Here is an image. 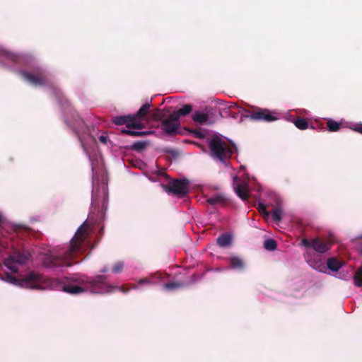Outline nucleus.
Listing matches in <instances>:
<instances>
[{
    "label": "nucleus",
    "instance_id": "8",
    "mask_svg": "<svg viewBox=\"0 0 362 362\" xmlns=\"http://www.w3.org/2000/svg\"><path fill=\"white\" fill-rule=\"evenodd\" d=\"M168 192L183 196L188 193V182L185 180H174L163 186Z\"/></svg>",
    "mask_w": 362,
    "mask_h": 362
},
{
    "label": "nucleus",
    "instance_id": "1",
    "mask_svg": "<svg viewBox=\"0 0 362 362\" xmlns=\"http://www.w3.org/2000/svg\"><path fill=\"white\" fill-rule=\"evenodd\" d=\"M76 124L80 129H76L75 131L78 136L81 146L83 151L89 157L91 168L93 172V189H92V206L98 205L100 202L102 204V209L106 208V202L107 200V185L105 177V171L103 167L102 160L98 158L92 159L88 152V145L95 142L93 136L89 135V129L85 125L84 122L78 117L75 119Z\"/></svg>",
    "mask_w": 362,
    "mask_h": 362
},
{
    "label": "nucleus",
    "instance_id": "32",
    "mask_svg": "<svg viewBox=\"0 0 362 362\" xmlns=\"http://www.w3.org/2000/svg\"><path fill=\"white\" fill-rule=\"evenodd\" d=\"M144 284H151V281L148 279H141L139 281V284L136 285V286H134V288H138L139 286H141Z\"/></svg>",
    "mask_w": 362,
    "mask_h": 362
},
{
    "label": "nucleus",
    "instance_id": "23",
    "mask_svg": "<svg viewBox=\"0 0 362 362\" xmlns=\"http://www.w3.org/2000/svg\"><path fill=\"white\" fill-rule=\"evenodd\" d=\"M164 116H165V115H164L163 112L161 110L156 109L151 114V120L156 121V122L160 121V120L163 121Z\"/></svg>",
    "mask_w": 362,
    "mask_h": 362
},
{
    "label": "nucleus",
    "instance_id": "7",
    "mask_svg": "<svg viewBox=\"0 0 362 362\" xmlns=\"http://www.w3.org/2000/svg\"><path fill=\"white\" fill-rule=\"evenodd\" d=\"M112 121L115 124L118 125L126 124V127L127 129H124L122 130L123 133L128 134L132 136H141L146 135L151 133V132H141L139 131L144 128V125L141 122H134V117H132V115H122L115 117L112 119Z\"/></svg>",
    "mask_w": 362,
    "mask_h": 362
},
{
    "label": "nucleus",
    "instance_id": "25",
    "mask_svg": "<svg viewBox=\"0 0 362 362\" xmlns=\"http://www.w3.org/2000/svg\"><path fill=\"white\" fill-rule=\"evenodd\" d=\"M354 279L356 286L358 287L362 286V266L356 272Z\"/></svg>",
    "mask_w": 362,
    "mask_h": 362
},
{
    "label": "nucleus",
    "instance_id": "16",
    "mask_svg": "<svg viewBox=\"0 0 362 362\" xmlns=\"http://www.w3.org/2000/svg\"><path fill=\"white\" fill-rule=\"evenodd\" d=\"M193 120L199 124H206L209 120V116L204 111H197L193 115Z\"/></svg>",
    "mask_w": 362,
    "mask_h": 362
},
{
    "label": "nucleus",
    "instance_id": "13",
    "mask_svg": "<svg viewBox=\"0 0 362 362\" xmlns=\"http://www.w3.org/2000/svg\"><path fill=\"white\" fill-rule=\"evenodd\" d=\"M235 177L234 180H237ZM233 189L236 194L243 200H246L249 197L248 185L246 182H236L234 180Z\"/></svg>",
    "mask_w": 362,
    "mask_h": 362
},
{
    "label": "nucleus",
    "instance_id": "2",
    "mask_svg": "<svg viewBox=\"0 0 362 362\" xmlns=\"http://www.w3.org/2000/svg\"><path fill=\"white\" fill-rule=\"evenodd\" d=\"M89 233L90 225L86 221L78 228L69 245L49 251L44 259L45 265L52 268L70 267L74 264V259L86 250Z\"/></svg>",
    "mask_w": 362,
    "mask_h": 362
},
{
    "label": "nucleus",
    "instance_id": "24",
    "mask_svg": "<svg viewBox=\"0 0 362 362\" xmlns=\"http://www.w3.org/2000/svg\"><path fill=\"white\" fill-rule=\"evenodd\" d=\"M264 247L269 251H273L276 247V243L274 240L272 238L267 239L264 243Z\"/></svg>",
    "mask_w": 362,
    "mask_h": 362
},
{
    "label": "nucleus",
    "instance_id": "34",
    "mask_svg": "<svg viewBox=\"0 0 362 362\" xmlns=\"http://www.w3.org/2000/svg\"><path fill=\"white\" fill-rule=\"evenodd\" d=\"M230 108H237L239 111V112H240L242 111V110H243V108L240 107L236 103H231V105L229 106Z\"/></svg>",
    "mask_w": 362,
    "mask_h": 362
},
{
    "label": "nucleus",
    "instance_id": "30",
    "mask_svg": "<svg viewBox=\"0 0 362 362\" xmlns=\"http://www.w3.org/2000/svg\"><path fill=\"white\" fill-rule=\"evenodd\" d=\"M182 286L181 284L168 283L163 285V288L166 290H173Z\"/></svg>",
    "mask_w": 362,
    "mask_h": 362
},
{
    "label": "nucleus",
    "instance_id": "6",
    "mask_svg": "<svg viewBox=\"0 0 362 362\" xmlns=\"http://www.w3.org/2000/svg\"><path fill=\"white\" fill-rule=\"evenodd\" d=\"M209 146L213 158L225 164L236 150L235 146L233 148L230 147L223 139L218 136L213 137Z\"/></svg>",
    "mask_w": 362,
    "mask_h": 362
},
{
    "label": "nucleus",
    "instance_id": "31",
    "mask_svg": "<svg viewBox=\"0 0 362 362\" xmlns=\"http://www.w3.org/2000/svg\"><path fill=\"white\" fill-rule=\"evenodd\" d=\"M350 129L362 134V124L361 123L354 124L350 127Z\"/></svg>",
    "mask_w": 362,
    "mask_h": 362
},
{
    "label": "nucleus",
    "instance_id": "5",
    "mask_svg": "<svg viewBox=\"0 0 362 362\" xmlns=\"http://www.w3.org/2000/svg\"><path fill=\"white\" fill-rule=\"evenodd\" d=\"M302 243L305 246L311 247L313 249V250L308 249L305 255V258L308 264L314 269L320 272H324L325 270L324 262L321 259L320 256L316 252L324 253L327 252L330 247L329 244L327 243H323L319 239L313 240L312 242L303 240Z\"/></svg>",
    "mask_w": 362,
    "mask_h": 362
},
{
    "label": "nucleus",
    "instance_id": "10",
    "mask_svg": "<svg viewBox=\"0 0 362 362\" xmlns=\"http://www.w3.org/2000/svg\"><path fill=\"white\" fill-rule=\"evenodd\" d=\"M160 127L165 134H174L177 133L180 121L177 118V114L171 113L168 118L162 121Z\"/></svg>",
    "mask_w": 362,
    "mask_h": 362
},
{
    "label": "nucleus",
    "instance_id": "27",
    "mask_svg": "<svg viewBox=\"0 0 362 362\" xmlns=\"http://www.w3.org/2000/svg\"><path fill=\"white\" fill-rule=\"evenodd\" d=\"M327 127H328L329 131L337 132L340 128V124L334 120L329 119L327 121Z\"/></svg>",
    "mask_w": 362,
    "mask_h": 362
},
{
    "label": "nucleus",
    "instance_id": "12",
    "mask_svg": "<svg viewBox=\"0 0 362 362\" xmlns=\"http://www.w3.org/2000/svg\"><path fill=\"white\" fill-rule=\"evenodd\" d=\"M21 75L24 80L32 86H40L43 84L44 78L41 74H33L26 71H21Z\"/></svg>",
    "mask_w": 362,
    "mask_h": 362
},
{
    "label": "nucleus",
    "instance_id": "21",
    "mask_svg": "<svg viewBox=\"0 0 362 362\" xmlns=\"http://www.w3.org/2000/svg\"><path fill=\"white\" fill-rule=\"evenodd\" d=\"M192 111V107L189 105H185L180 108L177 112H173V114H177V118L179 119L180 116L188 115Z\"/></svg>",
    "mask_w": 362,
    "mask_h": 362
},
{
    "label": "nucleus",
    "instance_id": "19",
    "mask_svg": "<svg viewBox=\"0 0 362 362\" xmlns=\"http://www.w3.org/2000/svg\"><path fill=\"white\" fill-rule=\"evenodd\" d=\"M230 267L234 269H242L244 267V263L241 259L237 257L230 258Z\"/></svg>",
    "mask_w": 362,
    "mask_h": 362
},
{
    "label": "nucleus",
    "instance_id": "33",
    "mask_svg": "<svg viewBox=\"0 0 362 362\" xmlns=\"http://www.w3.org/2000/svg\"><path fill=\"white\" fill-rule=\"evenodd\" d=\"M99 141L104 144H107V141H108V136L107 134H102L100 135L99 137Z\"/></svg>",
    "mask_w": 362,
    "mask_h": 362
},
{
    "label": "nucleus",
    "instance_id": "26",
    "mask_svg": "<svg viewBox=\"0 0 362 362\" xmlns=\"http://www.w3.org/2000/svg\"><path fill=\"white\" fill-rule=\"evenodd\" d=\"M283 215V211L281 208L277 207L272 210V216L273 219L276 221H279L281 220Z\"/></svg>",
    "mask_w": 362,
    "mask_h": 362
},
{
    "label": "nucleus",
    "instance_id": "11",
    "mask_svg": "<svg viewBox=\"0 0 362 362\" xmlns=\"http://www.w3.org/2000/svg\"><path fill=\"white\" fill-rule=\"evenodd\" d=\"M151 105L150 103H147L141 106V107L138 110V112L132 115V117H134V122H141L144 125V128L145 127V124L148 123L149 121L147 115L148 113L149 109Z\"/></svg>",
    "mask_w": 362,
    "mask_h": 362
},
{
    "label": "nucleus",
    "instance_id": "3",
    "mask_svg": "<svg viewBox=\"0 0 362 362\" xmlns=\"http://www.w3.org/2000/svg\"><path fill=\"white\" fill-rule=\"evenodd\" d=\"M62 289L71 294H78L88 291L93 293H109L115 289L123 293L127 292L123 288L108 286L105 276L103 275H98L92 280L78 274L74 275L62 286Z\"/></svg>",
    "mask_w": 362,
    "mask_h": 362
},
{
    "label": "nucleus",
    "instance_id": "18",
    "mask_svg": "<svg viewBox=\"0 0 362 362\" xmlns=\"http://www.w3.org/2000/svg\"><path fill=\"white\" fill-rule=\"evenodd\" d=\"M327 267L333 272H337L341 267V263L336 258H329L327 260Z\"/></svg>",
    "mask_w": 362,
    "mask_h": 362
},
{
    "label": "nucleus",
    "instance_id": "15",
    "mask_svg": "<svg viewBox=\"0 0 362 362\" xmlns=\"http://www.w3.org/2000/svg\"><path fill=\"white\" fill-rule=\"evenodd\" d=\"M18 57L4 49H0V63L8 65L7 61L16 62Z\"/></svg>",
    "mask_w": 362,
    "mask_h": 362
},
{
    "label": "nucleus",
    "instance_id": "22",
    "mask_svg": "<svg viewBox=\"0 0 362 362\" xmlns=\"http://www.w3.org/2000/svg\"><path fill=\"white\" fill-rule=\"evenodd\" d=\"M293 123L297 128L301 130L306 129L309 127L308 122L305 119H298Z\"/></svg>",
    "mask_w": 362,
    "mask_h": 362
},
{
    "label": "nucleus",
    "instance_id": "9",
    "mask_svg": "<svg viewBox=\"0 0 362 362\" xmlns=\"http://www.w3.org/2000/svg\"><path fill=\"white\" fill-rule=\"evenodd\" d=\"M27 259L28 257L25 255L17 252L5 259L4 264L10 271L16 272L18 266L25 264Z\"/></svg>",
    "mask_w": 362,
    "mask_h": 362
},
{
    "label": "nucleus",
    "instance_id": "17",
    "mask_svg": "<svg viewBox=\"0 0 362 362\" xmlns=\"http://www.w3.org/2000/svg\"><path fill=\"white\" fill-rule=\"evenodd\" d=\"M233 237L230 234H223L217 239L218 244L221 247H228L232 243Z\"/></svg>",
    "mask_w": 362,
    "mask_h": 362
},
{
    "label": "nucleus",
    "instance_id": "14",
    "mask_svg": "<svg viewBox=\"0 0 362 362\" xmlns=\"http://www.w3.org/2000/svg\"><path fill=\"white\" fill-rule=\"evenodd\" d=\"M250 117L253 120H264L267 122H272L277 119V118L272 115L271 112L267 110H259L252 113Z\"/></svg>",
    "mask_w": 362,
    "mask_h": 362
},
{
    "label": "nucleus",
    "instance_id": "28",
    "mask_svg": "<svg viewBox=\"0 0 362 362\" xmlns=\"http://www.w3.org/2000/svg\"><path fill=\"white\" fill-rule=\"evenodd\" d=\"M258 209L261 214L264 216V218H267L269 216V213L267 211L266 206L262 203H259Z\"/></svg>",
    "mask_w": 362,
    "mask_h": 362
},
{
    "label": "nucleus",
    "instance_id": "29",
    "mask_svg": "<svg viewBox=\"0 0 362 362\" xmlns=\"http://www.w3.org/2000/svg\"><path fill=\"white\" fill-rule=\"evenodd\" d=\"M124 267V264L122 262H117L112 268V272L115 274L120 273Z\"/></svg>",
    "mask_w": 362,
    "mask_h": 362
},
{
    "label": "nucleus",
    "instance_id": "20",
    "mask_svg": "<svg viewBox=\"0 0 362 362\" xmlns=\"http://www.w3.org/2000/svg\"><path fill=\"white\" fill-rule=\"evenodd\" d=\"M224 197L220 194H215L214 196L209 197L206 199V202L211 205H216L223 203Z\"/></svg>",
    "mask_w": 362,
    "mask_h": 362
},
{
    "label": "nucleus",
    "instance_id": "35",
    "mask_svg": "<svg viewBox=\"0 0 362 362\" xmlns=\"http://www.w3.org/2000/svg\"><path fill=\"white\" fill-rule=\"evenodd\" d=\"M107 271V269L105 268V269H102L101 272H106Z\"/></svg>",
    "mask_w": 362,
    "mask_h": 362
},
{
    "label": "nucleus",
    "instance_id": "4",
    "mask_svg": "<svg viewBox=\"0 0 362 362\" xmlns=\"http://www.w3.org/2000/svg\"><path fill=\"white\" fill-rule=\"evenodd\" d=\"M1 279L11 284L26 288L44 290L54 288L52 279H46L41 274L34 272L29 273L21 279H18L9 274L2 277Z\"/></svg>",
    "mask_w": 362,
    "mask_h": 362
}]
</instances>
